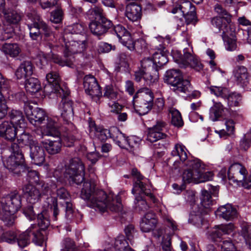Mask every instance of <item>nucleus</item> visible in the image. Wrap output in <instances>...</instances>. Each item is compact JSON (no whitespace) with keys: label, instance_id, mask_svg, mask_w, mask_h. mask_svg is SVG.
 I'll return each instance as SVG.
<instances>
[{"label":"nucleus","instance_id":"a211bd4d","mask_svg":"<svg viewBox=\"0 0 251 251\" xmlns=\"http://www.w3.org/2000/svg\"><path fill=\"white\" fill-rule=\"evenodd\" d=\"M29 155L31 161L35 165L41 166L45 161L46 153L44 149L36 141L30 145Z\"/></svg>","mask_w":251,"mask_h":251},{"label":"nucleus","instance_id":"13d9d810","mask_svg":"<svg viewBox=\"0 0 251 251\" xmlns=\"http://www.w3.org/2000/svg\"><path fill=\"white\" fill-rule=\"evenodd\" d=\"M213 202L210 193L205 190H202L201 202L202 206L207 209L213 204Z\"/></svg>","mask_w":251,"mask_h":251},{"label":"nucleus","instance_id":"2eb2a0df","mask_svg":"<svg viewBox=\"0 0 251 251\" xmlns=\"http://www.w3.org/2000/svg\"><path fill=\"white\" fill-rule=\"evenodd\" d=\"M113 26L111 21L103 18L102 21H91L89 25L91 32L98 37L105 34Z\"/></svg>","mask_w":251,"mask_h":251},{"label":"nucleus","instance_id":"aec40b11","mask_svg":"<svg viewBox=\"0 0 251 251\" xmlns=\"http://www.w3.org/2000/svg\"><path fill=\"white\" fill-rule=\"evenodd\" d=\"M17 127L8 121H4L0 124V136L5 140L13 142L17 136Z\"/></svg>","mask_w":251,"mask_h":251},{"label":"nucleus","instance_id":"37998d69","mask_svg":"<svg viewBox=\"0 0 251 251\" xmlns=\"http://www.w3.org/2000/svg\"><path fill=\"white\" fill-rule=\"evenodd\" d=\"M36 141L33 140L32 136L28 133L23 132L17 136V143H16L19 147H23L25 146H29V148L31 144H33Z\"/></svg>","mask_w":251,"mask_h":251},{"label":"nucleus","instance_id":"f704fd0d","mask_svg":"<svg viewBox=\"0 0 251 251\" xmlns=\"http://www.w3.org/2000/svg\"><path fill=\"white\" fill-rule=\"evenodd\" d=\"M232 34H222V38L224 40L226 49L228 51L235 50L237 48L236 39L235 36L234 30H232Z\"/></svg>","mask_w":251,"mask_h":251},{"label":"nucleus","instance_id":"6ab92c4d","mask_svg":"<svg viewBox=\"0 0 251 251\" xmlns=\"http://www.w3.org/2000/svg\"><path fill=\"white\" fill-rule=\"evenodd\" d=\"M192 209L193 210L190 213L188 222L198 227H201L206 222L203 218L204 215L207 212L206 210L199 207L197 205H194Z\"/></svg>","mask_w":251,"mask_h":251},{"label":"nucleus","instance_id":"f257e3e1","mask_svg":"<svg viewBox=\"0 0 251 251\" xmlns=\"http://www.w3.org/2000/svg\"><path fill=\"white\" fill-rule=\"evenodd\" d=\"M120 193L117 196L111 194L107 195L105 192L96 188L94 180L91 179L84 182L81 190L80 197L88 201L89 206L103 213L109 209L111 211L119 212L122 209Z\"/></svg>","mask_w":251,"mask_h":251},{"label":"nucleus","instance_id":"6e6d98bb","mask_svg":"<svg viewBox=\"0 0 251 251\" xmlns=\"http://www.w3.org/2000/svg\"><path fill=\"white\" fill-rule=\"evenodd\" d=\"M225 100L229 106H238L241 101V96L235 92H229Z\"/></svg>","mask_w":251,"mask_h":251},{"label":"nucleus","instance_id":"e2e57ef3","mask_svg":"<svg viewBox=\"0 0 251 251\" xmlns=\"http://www.w3.org/2000/svg\"><path fill=\"white\" fill-rule=\"evenodd\" d=\"M91 21H102L103 18H106L103 13L102 8L95 7L89 11Z\"/></svg>","mask_w":251,"mask_h":251},{"label":"nucleus","instance_id":"7c9ffc66","mask_svg":"<svg viewBox=\"0 0 251 251\" xmlns=\"http://www.w3.org/2000/svg\"><path fill=\"white\" fill-rule=\"evenodd\" d=\"M236 81L240 84H246L248 81L249 73L247 69L243 66L236 67L233 72Z\"/></svg>","mask_w":251,"mask_h":251},{"label":"nucleus","instance_id":"f8f14e48","mask_svg":"<svg viewBox=\"0 0 251 251\" xmlns=\"http://www.w3.org/2000/svg\"><path fill=\"white\" fill-rule=\"evenodd\" d=\"M84 87L87 94L97 103H100V99L102 97L100 87L96 78L93 75H87L84 78Z\"/></svg>","mask_w":251,"mask_h":251},{"label":"nucleus","instance_id":"423d86ee","mask_svg":"<svg viewBox=\"0 0 251 251\" xmlns=\"http://www.w3.org/2000/svg\"><path fill=\"white\" fill-rule=\"evenodd\" d=\"M62 133L59 132V135L53 137H57L56 140H44L41 141L42 144L45 148L47 152L50 154H55L61 151L62 144L64 146L71 147L74 145L75 141V133L69 132V130L65 131L61 127Z\"/></svg>","mask_w":251,"mask_h":251},{"label":"nucleus","instance_id":"393cba45","mask_svg":"<svg viewBox=\"0 0 251 251\" xmlns=\"http://www.w3.org/2000/svg\"><path fill=\"white\" fill-rule=\"evenodd\" d=\"M157 220L154 213L149 212L142 218L140 223V228L143 232H148L153 230L156 226Z\"/></svg>","mask_w":251,"mask_h":251},{"label":"nucleus","instance_id":"bb28decb","mask_svg":"<svg viewBox=\"0 0 251 251\" xmlns=\"http://www.w3.org/2000/svg\"><path fill=\"white\" fill-rule=\"evenodd\" d=\"M34 67L30 61H25L19 66L15 72V75L19 79L30 76L33 73Z\"/></svg>","mask_w":251,"mask_h":251},{"label":"nucleus","instance_id":"dca6fc26","mask_svg":"<svg viewBox=\"0 0 251 251\" xmlns=\"http://www.w3.org/2000/svg\"><path fill=\"white\" fill-rule=\"evenodd\" d=\"M166 126V123L162 121H158L152 127L148 128L147 140L150 142H155L160 139H164L167 135L162 132L163 128Z\"/></svg>","mask_w":251,"mask_h":251},{"label":"nucleus","instance_id":"c9c22d12","mask_svg":"<svg viewBox=\"0 0 251 251\" xmlns=\"http://www.w3.org/2000/svg\"><path fill=\"white\" fill-rule=\"evenodd\" d=\"M112 138L115 143L121 148H127L126 146L127 137H126L125 135L115 127H112Z\"/></svg>","mask_w":251,"mask_h":251},{"label":"nucleus","instance_id":"c756f323","mask_svg":"<svg viewBox=\"0 0 251 251\" xmlns=\"http://www.w3.org/2000/svg\"><path fill=\"white\" fill-rule=\"evenodd\" d=\"M247 174V170L241 164L235 163L232 164L229 168L227 175L229 179H235L237 180L238 176L239 175L242 176L243 179H244Z\"/></svg>","mask_w":251,"mask_h":251},{"label":"nucleus","instance_id":"69168bd1","mask_svg":"<svg viewBox=\"0 0 251 251\" xmlns=\"http://www.w3.org/2000/svg\"><path fill=\"white\" fill-rule=\"evenodd\" d=\"M179 10L182 13V16L188 14L190 12H193L196 10L195 6L192 3L188 1H184L179 4Z\"/></svg>","mask_w":251,"mask_h":251},{"label":"nucleus","instance_id":"ea45409f","mask_svg":"<svg viewBox=\"0 0 251 251\" xmlns=\"http://www.w3.org/2000/svg\"><path fill=\"white\" fill-rule=\"evenodd\" d=\"M213 105L210 109V118L213 121H216L222 116L224 107L222 104L213 100Z\"/></svg>","mask_w":251,"mask_h":251},{"label":"nucleus","instance_id":"5fc2aeb1","mask_svg":"<svg viewBox=\"0 0 251 251\" xmlns=\"http://www.w3.org/2000/svg\"><path fill=\"white\" fill-rule=\"evenodd\" d=\"M41 29L43 30V33L41 38L47 41L53 40L54 38L53 32L47 25L41 19V22H39Z\"/></svg>","mask_w":251,"mask_h":251},{"label":"nucleus","instance_id":"4468645a","mask_svg":"<svg viewBox=\"0 0 251 251\" xmlns=\"http://www.w3.org/2000/svg\"><path fill=\"white\" fill-rule=\"evenodd\" d=\"M196 171L197 183L204 182L212 179L213 174L212 172H204L205 166L201 161L198 158L191 159L187 164Z\"/></svg>","mask_w":251,"mask_h":251},{"label":"nucleus","instance_id":"4c0bfd02","mask_svg":"<svg viewBox=\"0 0 251 251\" xmlns=\"http://www.w3.org/2000/svg\"><path fill=\"white\" fill-rule=\"evenodd\" d=\"M2 51L11 57H16L21 51L19 45L16 43L5 44L1 48Z\"/></svg>","mask_w":251,"mask_h":251},{"label":"nucleus","instance_id":"f3484780","mask_svg":"<svg viewBox=\"0 0 251 251\" xmlns=\"http://www.w3.org/2000/svg\"><path fill=\"white\" fill-rule=\"evenodd\" d=\"M231 22V16L226 17H220L215 16L211 20V24L213 27L217 29L219 32L222 31V34H232V30L230 23Z\"/></svg>","mask_w":251,"mask_h":251},{"label":"nucleus","instance_id":"4be33fe9","mask_svg":"<svg viewBox=\"0 0 251 251\" xmlns=\"http://www.w3.org/2000/svg\"><path fill=\"white\" fill-rule=\"evenodd\" d=\"M215 213L217 217L226 221L233 220L238 216L236 209L228 203L220 206Z\"/></svg>","mask_w":251,"mask_h":251},{"label":"nucleus","instance_id":"ddd939ff","mask_svg":"<svg viewBox=\"0 0 251 251\" xmlns=\"http://www.w3.org/2000/svg\"><path fill=\"white\" fill-rule=\"evenodd\" d=\"M63 41L65 46V50H64V56L67 57H71L74 62V57L72 55L73 54L81 53L83 52L86 49L87 44L86 40L82 41H69L66 42L65 37L61 39Z\"/></svg>","mask_w":251,"mask_h":251},{"label":"nucleus","instance_id":"a19ab883","mask_svg":"<svg viewBox=\"0 0 251 251\" xmlns=\"http://www.w3.org/2000/svg\"><path fill=\"white\" fill-rule=\"evenodd\" d=\"M41 88L39 80L34 77L27 79L25 82L26 91L31 94L38 92Z\"/></svg>","mask_w":251,"mask_h":251},{"label":"nucleus","instance_id":"de8ad7c7","mask_svg":"<svg viewBox=\"0 0 251 251\" xmlns=\"http://www.w3.org/2000/svg\"><path fill=\"white\" fill-rule=\"evenodd\" d=\"M37 185L38 186V189H40L42 195H50L57 186L54 183H46L43 180H40Z\"/></svg>","mask_w":251,"mask_h":251},{"label":"nucleus","instance_id":"7ed1b4c3","mask_svg":"<svg viewBox=\"0 0 251 251\" xmlns=\"http://www.w3.org/2000/svg\"><path fill=\"white\" fill-rule=\"evenodd\" d=\"M57 97L61 98V101L59 105V109L60 111L61 116L64 121L62 126L65 131L69 130L73 133H76V127L71 120L74 117V103L70 98V92L69 89L65 87H58L55 90Z\"/></svg>","mask_w":251,"mask_h":251},{"label":"nucleus","instance_id":"4d7b16f0","mask_svg":"<svg viewBox=\"0 0 251 251\" xmlns=\"http://www.w3.org/2000/svg\"><path fill=\"white\" fill-rule=\"evenodd\" d=\"M118 92L112 85H106L104 89L103 97L110 100H116L117 99Z\"/></svg>","mask_w":251,"mask_h":251},{"label":"nucleus","instance_id":"f03ea898","mask_svg":"<svg viewBox=\"0 0 251 251\" xmlns=\"http://www.w3.org/2000/svg\"><path fill=\"white\" fill-rule=\"evenodd\" d=\"M24 109L27 119L32 124H45L41 127L40 139H43L45 136H56L60 134L56 122L49 118L42 109L34 108L29 104H25Z\"/></svg>","mask_w":251,"mask_h":251},{"label":"nucleus","instance_id":"680f3d73","mask_svg":"<svg viewBox=\"0 0 251 251\" xmlns=\"http://www.w3.org/2000/svg\"><path fill=\"white\" fill-rule=\"evenodd\" d=\"M130 248L128 243L123 236L117 237L115 242V249L116 251H126L127 249Z\"/></svg>","mask_w":251,"mask_h":251},{"label":"nucleus","instance_id":"473e14b6","mask_svg":"<svg viewBox=\"0 0 251 251\" xmlns=\"http://www.w3.org/2000/svg\"><path fill=\"white\" fill-rule=\"evenodd\" d=\"M173 90L177 93L181 92L187 95H190L193 91V88L191 85L190 82L187 79H184L181 78L177 81L173 88Z\"/></svg>","mask_w":251,"mask_h":251},{"label":"nucleus","instance_id":"a18cd8bd","mask_svg":"<svg viewBox=\"0 0 251 251\" xmlns=\"http://www.w3.org/2000/svg\"><path fill=\"white\" fill-rule=\"evenodd\" d=\"M152 60L155 67H160L168 61L167 54L161 50H158L153 54Z\"/></svg>","mask_w":251,"mask_h":251},{"label":"nucleus","instance_id":"cd10ccee","mask_svg":"<svg viewBox=\"0 0 251 251\" xmlns=\"http://www.w3.org/2000/svg\"><path fill=\"white\" fill-rule=\"evenodd\" d=\"M3 13L4 15V25H7L9 26L17 25L22 19V14L14 10H5L3 11Z\"/></svg>","mask_w":251,"mask_h":251},{"label":"nucleus","instance_id":"a878e982","mask_svg":"<svg viewBox=\"0 0 251 251\" xmlns=\"http://www.w3.org/2000/svg\"><path fill=\"white\" fill-rule=\"evenodd\" d=\"M9 119L8 122L17 127L24 128L25 126V119L22 111L12 109L7 113Z\"/></svg>","mask_w":251,"mask_h":251},{"label":"nucleus","instance_id":"338daca9","mask_svg":"<svg viewBox=\"0 0 251 251\" xmlns=\"http://www.w3.org/2000/svg\"><path fill=\"white\" fill-rule=\"evenodd\" d=\"M146 72L156 69L153 61L150 57L145 58L141 61V68Z\"/></svg>","mask_w":251,"mask_h":251},{"label":"nucleus","instance_id":"bf43d9fd","mask_svg":"<svg viewBox=\"0 0 251 251\" xmlns=\"http://www.w3.org/2000/svg\"><path fill=\"white\" fill-rule=\"evenodd\" d=\"M234 228V226L232 224L221 225L218 226V228L215 231V235L220 238L223 234H228L231 233Z\"/></svg>","mask_w":251,"mask_h":251},{"label":"nucleus","instance_id":"0e129e2a","mask_svg":"<svg viewBox=\"0 0 251 251\" xmlns=\"http://www.w3.org/2000/svg\"><path fill=\"white\" fill-rule=\"evenodd\" d=\"M140 139L136 136H132L127 137L126 142V146L127 150L130 151H133L136 149H137L139 145Z\"/></svg>","mask_w":251,"mask_h":251},{"label":"nucleus","instance_id":"e433bc0d","mask_svg":"<svg viewBox=\"0 0 251 251\" xmlns=\"http://www.w3.org/2000/svg\"><path fill=\"white\" fill-rule=\"evenodd\" d=\"M46 79L48 83L50 84V86L51 88L52 86H54L50 93L56 94L58 93L55 92V90L58 88V87H60L59 83L60 81V76L59 74L56 71H51L46 75Z\"/></svg>","mask_w":251,"mask_h":251},{"label":"nucleus","instance_id":"58836bf2","mask_svg":"<svg viewBox=\"0 0 251 251\" xmlns=\"http://www.w3.org/2000/svg\"><path fill=\"white\" fill-rule=\"evenodd\" d=\"M191 160H189L186 163L188 169L185 170L182 174V181L184 184L194 183H197V175L196 171L192 167H190L187 165L188 162Z\"/></svg>","mask_w":251,"mask_h":251},{"label":"nucleus","instance_id":"052dcab7","mask_svg":"<svg viewBox=\"0 0 251 251\" xmlns=\"http://www.w3.org/2000/svg\"><path fill=\"white\" fill-rule=\"evenodd\" d=\"M219 246L221 247V251H239L230 238L222 239L220 241Z\"/></svg>","mask_w":251,"mask_h":251},{"label":"nucleus","instance_id":"2f4dec72","mask_svg":"<svg viewBox=\"0 0 251 251\" xmlns=\"http://www.w3.org/2000/svg\"><path fill=\"white\" fill-rule=\"evenodd\" d=\"M9 87V81L4 80V82H0V119L3 118L7 113L8 107L6 104V100L2 96L1 91L7 90Z\"/></svg>","mask_w":251,"mask_h":251},{"label":"nucleus","instance_id":"1a4fd4ad","mask_svg":"<svg viewBox=\"0 0 251 251\" xmlns=\"http://www.w3.org/2000/svg\"><path fill=\"white\" fill-rule=\"evenodd\" d=\"M153 98V93L147 88L142 89L135 94L133 99L136 103V110L140 115H144L151 110Z\"/></svg>","mask_w":251,"mask_h":251},{"label":"nucleus","instance_id":"c03bdc74","mask_svg":"<svg viewBox=\"0 0 251 251\" xmlns=\"http://www.w3.org/2000/svg\"><path fill=\"white\" fill-rule=\"evenodd\" d=\"M158 79V72L157 69H153L151 71L146 72L145 75L143 77V85L150 86L156 82Z\"/></svg>","mask_w":251,"mask_h":251},{"label":"nucleus","instance_id":"b1692460","mask_svg":"<svg viewBox=\"0 0 251 251\" xmlns=\"http://www.w3.org/2000/svg\"><path fill=\"white\" fill-rule=\"evenodd\" d=\"M27 16L31 18L32 23L28 24L27 26L29 30L30 37L32 40H36L39 37H41V29L39 22H41V18L39 15L35 13L28 14Z\"/></svg>","mask_w":251,"mask_h":251},{"label":"nucleus","instance_id":"9d476101","mask_svg":"<svg viewBox=\"0 0 251 251\" xmlns=\"http://www.w3.org/2000/svg\"><path fill=\"white\" fill-rule=\"evenodd\" d=\"M131 176L136 180L133 183L132 193H143L148 196L154 202L155 197L151 193V185L149 179L143 176L140 172L135 168H133L131 173Z\"/></svg>","mask_w":251,"mask_h":251},{"label":"nucleus","instance_id":"09e8293b","mask_svg":"<svg viewBox=\"0 0 251 251\" xmlns=\"http://www.w3.org/2000/svg\"><path fill=\"white\" fill-rule=\"evenodd\" d=\"M94 128L95 129V135L100 141H104L109 137L112 138V127L109 129L101 127H94Z\"/></svg>","mask_w":251,"mask_h":251},{"label":"nucleus","instance_id":"0eeeda50","mask_svg":"<svg viewBox=\"0 0 251 251\" xmlns=\"http://www.w3.org/2000/svg\"><path fill=\"white\" fill-rule=\"evenodd\" d=\"M10 150L12 154L8 157L2 156L4 167L14 174L19 175L23 169L25 158L22 151L16 144L12 143Z\"/></svg>","mask_w":251,"mask_h":251},{"label":"nucleus","instance_id":"6e6552de","mask_svg":"<svg viewBox=\"0 0 251 251\" xmlns=\"http://www.w3.org/2000/svg\"><path fill=\"white\" fill-rule=\"evenodd\" d=\"M65 176L70 181L79 185L84 180L85 167L79 157L71 159L66 165Z\"/></svg>","mask_w":251,"mask_h":251},{"label":"nucleus","instance_id":"8fccbe9b","mask_svg":"<svg viewBox=\"0 0 251 251\" xmlns=\"http://www.w3.org/2000/svg\"><path fill=\"white\" fill-rule=\"evenodd\" d=\"M64 60L62 59L59 55L52 53L51 55V59L52 61L56 64H58L61 66H67L70 68H74V64L73 63V60L72 59L71 57H67Z\"/></svg>","mask_w":251,"mask_h":251},{"label":"nucleus","instance_id":"20e7f679","mask_svg":"<svg viewBox=\"0 0 251 251\" xmlns=\"http://www.w3.org/2000/svg\"><path fill=\"white\" fill-rule=\"evenodd\" d=\"M21 201L20 195L14 192L7 196L4 202H2V210L0 211V215L6 226H10L14 224L15 219L14 214L21 208Z\"/></svg>","mask_w":251,"mask_h":251},{"label":"nucleus","instance_id":"49530a36","mask_svg":"<svg viewBox=\"0 0 251 251\" xmlns=\"http://www.w3.org/2000/svg\"><path fill=\"white\" fill-rule=\"evenodd\" d=\"M31 232L27 231V229L18 235H16V242H17L19 247L24 248L30 243Z\"/></svg>","mask_w":251,"mask_h":251},{"label":"nucleus","instance_id":"774afa93","mask_svg":"<svg viewBox=\"0 0 251 251\" xmlns=\"http://www.w3.org/2000/svg\"><path fill=\"white\" fill-rule=\"evenodd\" d=\"M241 234L245 239L246 243L249 245L251 249V225H243Z\"/></svg>","mask_w":251,"mask_h":251},{"label":"nucleus","instance_id":"39448f33","mask_svg":"<svg viewBox=\"0 0 251 251\" xmlns=\"http://www.w3.org/2000/svg\"><path fill=\"white\" fill-rule=\"evenodd\" d=\"M113 34H116L119 41L130 51L142 53L147 49V44L145 40L140 38L133 41L130 33L123 25H118L114 27Z\"/></svg>","mask_w":251,"mask_h":251},{"label":"nucleus","instance_id":"603ef678","mask_svg":"<svg viewBox=\"0 0 251 251\" xmlns=\"http://www.w3.org/2000/svg\"><path fill=\"white\" fill-rule=\"evenodd\" d=\"M65 207V216L69 220H73L77 216L80 214L75 211L72 203L69 201H66L64 204H62Z\"/></svg>","mask_w":251,"mask_h":251},{"label":"nucleus","instance_id":"3c124183","mask_svg":"<svg viewBox=\"0 0 251 251\" xmlns=\"http://www.w3.org/2000/svg\"><path fill=\"white\" fill-rule=\"evenodd\" d=\"M38 228L41 230H45L50 225V221L46 212H41L37 214V216Z\"/></svg>","mask_w":251,"mask_h":251},{"label":"nucleus","instance_id":"9b49d317","mask_svg":"<svg viewBox=\"0 0 251 251\" xmlns=\"http://www.w3.org/2000/svg\"><path fill=\"white\" fill-rule=\"evenodd\" d=\"M173 57L180 68L190 67L197 71L203 69V65L198 58L187 52L186 49L183 50V54L178 50L174 51Z\"/></svg>","mask_w":251,"mask_h":251},{"label":"nucleus","instance_id":"412c9836","mask_svg":"<svg viewBox=\"0 0 251 251\" xmlns=\"http://www.w3.org/2000/svg\"><path fill=\"white\" fill-rule=\"evenodd\" d=\"M23 192L27 201L30 204H35L41 200V193L40 190L30 183L23 186Z\"/></svg>","mask_w":251,"mask_h":251},{"label":"nucleus","instance_id":"c85d7f7f","mask_svg":"<svg viewBox=\"0 0 251 251\" xmlns=\"http://www.w3.org/2000/svg\"><path fill=\"white\" fill-rule=\"evenodd\" d=\"M27 231L31 232L32 241L37 245L42 246L47 240L45 230H40L36 225H31L27 228Z\"/></svg>","mask_w":251,"mask_h":251},{"label":"nucleus","instance_id":"864d4df0","mask_svg":"<svg viewBox=\"0 0 251 251\" xmlns=\"http://www.w3.org/2000/svg\"><path fill=\"white\" fill-rule=\"evenodd\" d=\"M169 112L172 115V125L177 127L182 126L183 125V122L180 113L174 108H170Z\"/></svg>","mask_w":251,"mask_h":251},{"label":"nucleus","instance_id":"79ce46f5","mask_svg":"<svg viewBox=\"0 0 251 251\" xmlns=\"http://www.w3.org/2000/svg\"><path fill=\"white\" fill-rule=\"evenodd\" d=\"M188 150L183 145L176 144L172 151L171 154L174 156H178L181 161L184 162L188 158Z\"/></svg>","mask_w":251,"mask_h":251},{"label":"nucleus","instance_id":"5701e85b","mask_svg":"<svg viewBox=\"0 0 251 251\" xmlns=\"http://www.w3.org/2000/svg\"><path fill=\"white\" fill-rule=\"evenodd\" d=\"M142 8L140 4L131 2L126 5L125 16L130 21L136 22L141 18Z\"/></svg>","mask_w":251,"mask_h":251},{"label":"nucleus","instance_id":"72a5a7b5","mask_svg":"<svg viewBox=\"0 0 251 251\" xmlns=\"http://www.w3.org/2000/svg\"><path fill=\"white\" fill-rule=\"evenodd\" d=\"M182 78L179 70L171 69L167 71L165 75V80L173 87Z\"/></svg>","mask_w":251,"mask_h":251}]
</instances>
